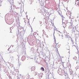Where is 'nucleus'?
<instances>
[{
    "instance_id": "f257e3e1",
    "label": "nucleus",
    "mask_w": 79,
    "mask_h": 79,
    "mask_svg": "<svg viewBox=\"0 0 79 79\" xmlns=\"http://www.w3.org/2000/svg\"><path fill=\"white\" fill-rule=\"evenodd\" d=\"M54 41L55 42V43L56 44V45L57 47L58 48H59V47H60V46L59 45V44H58V42L56 41L55 38H54Z\"/></svg>"
},
{
    "instance_id": "f03ea898",
    "label": "nucleus",
    "mask_w": 79,
    "mask_h": 79,
    "mask_svg": "<svg viewBox=\"0 0 79 79\" xmlns=\"http://www.w3.org/2000/svg\"><path fill=\"white\" fill-rule=\"evenodd\" d=\"M69 29H72L73 28V29L74 28V25L73 24H71L69 26Z\"/></svg>"
},
{
    "instance_id": "7ed1b4c3",
    "label": "nucleus",
    "mask_w": 79,
    "mask_h": 79,
    "mask_svg": "<svg viewBox=\"0 0 79 79\" xmlns=\"http://www.w3.org/2000/svg\"><path fill=\"white\" fill-rule=\"evenodd\" d=\"M57 60L58 61H61V56H59L57 57Z\"/></svg>"
},
{
    "instance_id": "20e7f679",
    "label": "nucleus",
    "mask_w": 79,
    "mask_h": 79,
    "mask_svg": "<svg viewBox=\"0 0 79 79\" xmlns=\"http://www.w3.org/2000/svg\"><path fill=\"white\" fill-rule=\"evenodd\" d=\"M76 2L75 3V4L76 3V2H78L77 3V5L78 6H79V0H76Z\"/></svg>"
},
{
    "instance_id": "39448f33",
    "label": "nucleus",
    "mask_w": 79,
    "mask_h": 79,
    "mask_svg": "<svg viewBox=\"0 0 79 79\" xmlns=\"http://www.w3.org/2000/svg\"><path fill=\"white\" fill-rule=\"evenodd\" d=\"M7 50L9 51H8V53H11L12 52V51L11 50H10L9 49V48Z\"/></svg>"
},
{
    "instance_id": "423d86ee",
    "label": "nucleus",
    "mask_w": 79,
    "mask_h": 79,
    "mask_svg": "<svg viewBox=\"0 0 79 79\" xmlns=\"http://www.w3.org/2000/svg\"><path fill=\"white\" fill-rule=\"evenodd\" d=\"M68 15H70V16H71L72 15V14H71V12L70 11L68 12Z\"/></svg>"
},
{
    "instance_id": "0eeeda50",
    "label": "nucleus",
    "mask_w": 79,
    "mask_h": 79,
    "mask_svg": "<svg viewBox=\"0 0 79 79\" xmlns=\"http://www.w3.org/2000/svg\"><path fill=\"white\" fill-rule=\"evenodd\" d=\"M63 26L64 27H66V24H64V23H63Z\"/></svg>"
},
{
    "instance_id": "6e6552de",
    "label": "nucleus",
    "mask_w": 79,
    "mask_h": 79,
    "mask_svg": "<svg viewBox=\"0 0 79 79\" xmlns=\"http://www.w3.org/2000/svg\"><path fill=\"white\" fill-rule=\"evenodd\" d=\"M53 47H54V48L56 47V44L55 43L53 44Z\"/></svg>"
},
{
    "instance_id": "1a4fd4ad",
    "label": "nucleus",
    "mask_w": 79,
    "mask_h": 79,
    "mask_svg": "<svg viewBox=\"0 0 79 79\" xmlns=\"http://www.w3.org/2000/svg\"><path fill=\"white\" fill-rule=\"evenodd\" d=\"M40 69L41 70H42L43 71H44L45 70L44 69V68L43 67L41 68Z\"/></svg>"
},
{
    "instance_id": "9d476101",
    "label": "nucleus",
    "mask_w": 79,
    "mask_h": 79,
    "mask_svg": "<svg viewBox=\"0 0 79 79\" xmlns=\"http://www.w3.org/2000/svg\"><path fill=\"white\" fill-rule=\"evenodd\" d=\"M38 76L40 78H42V76L41 75V74H40L38 75Z\"/></svg>"
},
{
    "instance_id": "9b49d317",
    "label": "nucleus",
    "mask_w": 79,
    "mask_h": 79,
    "mask_svg": "<svg viewBox=\"0 0 79 79\" xmlns=\"http://www.w3.org/2000/svg\"><path fill=\"white\" fill-rule=\"evenodd\" d=\"M35 69V67H33L31 68V69L32 71H34V69Z\"/></svg>"
},
{
    "instance_id": "f8f14e48",
    "label": "nucleus",
    "mask_w": 79,
    "mask_h": 79,
    "mask_svg": "<svg viewBox=\"0 0 79 79\" xmlns=\"http://www.w3.org/2000/svg\"><path fill=\"white\" fill-rule=\"evenodd\" d=\"M30 78V76L28 75L27 77V79H29Z\"/></svg>"
},
{
    "instance_id": "ddd939ff",
    "label": "nucleus",
    "mask_w": 79,
    "mask_h": 79,
    "mask_svg": "<svg viewBox=\"0 0 79 79\" xmlns=\"http://www.w3.org/2000/svg\"><path fill=\"white\" fill-rule=\"evenodd\" d=\"M37 72H34V74L35 75H37Z\"/></svg>"
},
{
    "instance_id": "4468645a",
    "label": "nucleus",
    "mask_w": 79,
    "mask_h": 79,
    "mask_svg": "<svg viewBox=\"0 0 79 79\" xmlns=\"http://www.w3.org/2000/svg\"><path fill=\"white\" fill-rule=\"evenodd\" d=\"M10 58L11 59V60H13V59H14V57L12 56L11 57H10Z\"/></svg>"
},
{
    "instance_id": "2eb2a0df",
    "label": "nucleus",
    "mask_w": 79,
    "mask_h": 79,
    "mask_svg": "<svg viewBox=\"0 0 79 79\" xmlns=\"http://www.w3.org/2000/svg\"><path fill=\"white\" fill-rule=\"evenodd\" d=\"M56 48V51H58V48H56H56Z\"/></svg>"
},
{
    "instance_id": "dca6fc26",
    "label": "nucleus",
    "mask_w": 79,
    "mask_h": 79,
    "mask_svg": "<svg viewBox=\"0 0 79 79\" xmlns=\"http://www.w3.org/2000/svg\"><path fill=\"white\" fill-rule=\"evenodd\" d=\"M12 22L11 23H10V24H12Z\"/></svg>"
},
{
    "instance_id": "f3484780",
    "label": "nucleus",
    "mask_w": 79,
    "mask_h": 79,
    "mask_svg": "<svg viewBox=\"0 0 79 79\" xmlns=\"http://www.w3.org/2000/svg\"><path fill=\"white\" fill-rule=\"evenodd\" d=\"M31 29L32 31V28H31Z\"/></svg>"
},
{
    "instance_id": "a211bd4d",
    "label": "nucleus",
    "mask_w": 79,
    "mask_h": 79,
    "mask_svg": "<svg viewBox=\"0 0 79 79\" xmlns=\"http://www.w3.org/2000/svg\"><path fill=\"white\" fill-rule=\"evenodd\" d=\"M16 71H18V69H16Z\"/></svg>"
},
{
    "instance_id": "6ab92c4d",
    "label": "nucleus",
    "mask_w": 79,
    "mask_h": 79,
    "mask_svg": "<svg viewBox=\"0 0 79 79\" xmlns=\"http://www.w3.org/2000/svg\"><path fill=\"white\" fill-rule=\"evenodd\" d=\"M68 16H69V15H67Z\"/></svg>"
}]
</instances>
